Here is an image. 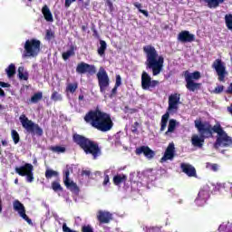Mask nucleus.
Returning a JSON list of instances; mask_svg holds the SVG:
<instances>
[{
    "instance_id": "obj_47",
    "label": "nucleus",
    "mask_w": 232,
    "mask_h": 232,
    "mask_svg": "<svg viewBox=\"0 0 232 232\" xmlns=\"http://www.w3.org/2000/svg\"><path fill=\"white\" fill-rule=\"evenodd\" d=\"M82 232H93V227L91 225H84L82 227Z\"/></svg>"
},
{
    "instance_id": "obj_24",
    "label": "nucleus",
    "mask_w": 232,
    "mask_h": 232,
    "mask_svg": "<svg viewBox=\"0 0 232 232\" xmlns=\"http://www.w3.org/2000/svg\"><path fill=\"white\" fill-rule=\"evenodd\" d=\"M42 14L47 23H53V14H52V11H50L48 5H45L43 6Z\"/></svg>"
},
{
    "instance_id": "obj_61",
    "label": "nucleus",
    "mask_w": 232,
    "mask_h": 232,
    "mask_svg": "<svg viewBox=\"0 0 232 232\" xmlns=\"http://www.w3.org/2000/svg\"><path fill=\"white\" fill-rule=\"evenodd\" d=\"M131 131H132V133H137V131H138L137 127H133V126H132Z\"/></svg>"
},
{
    "instance_id": "obj_48",
    "label": "nucleus",
    "mask_w": 232,
    "mask_h": 232,
    "mask_svg": "<svg viewBox=\"0 0 232 232\" xmlns=\"http://www.w3.org/2000/svg\"><path fill=\"white\" fill-rule=\"evenodd\" d=\"M121 84H122V78L121 77L120 74H117L116 75V82H115V85L116 88H119V86H121Z\"/></svg>"
},
{
    "instance_id": "obj_63",
    "label": "nucleus",
    "mask_w": 232,
    "mask_h": 232,
    "mask_svg": "<svg viewBox=\"0 0 232 232\" xmlns=\"http://www.w3.org/2000/svg\"><path fill=\"white\" fill-rule=\"evenodd\" d=\"M134 128H137L138 126H139V122L138 121H136V122H134V124L132 125Z\"/></svg>"
},
{
    "instance_id": "obj_34",
    "label": "nucleus",
    "mask_w": 232,
    "mask_h": 232,
    "mask_svg": "<svg viewBox=\"0 0 232 232\" xmlns=\"http://www.w3.org/2000/svg\"><path fill=\"white\" fill-rule=\"evenodd\" d=\"M225 24L227 30H230V32H232V14H231L225 15Z\"/></svg>"
},
{
    "instance_id": "obj_2",
    "label": "nucleus",
    "mask_w": 232,
    "mask_h": 232,
    "mask_svg": "<svg viewBox=\"0 0 232 232\" xmlns=\"http://www.w3.org/2000/svg\"><path fill=\"white\" fill-rule=\"evenodd\" d=\"M143 53L146 57V69L151 70L152 75H159L164 68V56L159 55V52L151 44L143 46Z\"/></svg>"
},
{
    "instance_id": "obj_39",
    "label": "nucleus",
    "mask_w": 232,
    "mask_h": 232,
    "mask_svg": "<svg viewBox=\"0 0 232 232\" xmlns=\"http://www.w3.org/2000/svg\"><path fill=\"white\" fill-rule=\"evenodd\" d=\"M53 177H59V172L53 169H46L45 179H52Z\"/></svg>"
},
{
    "instance_id": "obj_26",
    "label": "nucleus",
    "mask_w": 232,
    "mask_h": 232,
    "mask_svg": "<svg viewBox=\"0 0 232 232\" xmlns=\"http://www.w3.org/2000/svg\"><path fill=\"white\" fill-rule=\"evenodd\" d=\"M169 113L171 112L168 111L164 115H162L160 131H164V130H166L168 126V121H169Z\"/></svg>"
},
{
    "instance_id": "obj_9",
    "label": "nucleus",
    "mask_w": 232,
    "mask_h": 232,
    "mask_svg": "<svg viewBox=\"0 0 232 232\" xmlns=\"http://www.w3.org/2000/svg\"><path fill=\"white\" fill-rule=\"evenodd\" d=\"M179 104H180V93L175 92L169 96L168 111L169 113H177L179 111Z\"/></svg>"
},
{
    "instance_id": "obj_31",
    "label": "nucleus",
    "mask_w": 232,
    "mask_h": 232,
    "mask_svg": "<svg viewBox=\"0 0 232 232\" xmlns=\"http://www.w3.org/2000/svg\"><path fill=\"white\" fill-rule=\"evenodd\" d=\"M40 101H43V92H35L30 99V102L33 104H37Z\"/></svg>"
},
{
    "instance_id": "obj_6",
    "label": "nucleus",
    "mask_w": 232,
    "mask_h": 232,
    "mask_svg": "<svg viewBox=\"0 0 232 232\" xmlns=\"http://www.w3.org/2000/svg\"><path fill=\"white\" fill-rule=\"evenodd\" d=\"M216 133L218 137L214 143L215 150H218L220 146L221 148H229L232 146V138L227 135L221 125L219 129H216Z\"/></svg>"
},
{
    "instance_id": "obj_22",
    "label": "nucleus",
    "mask_w": 232,
    "mask_h": 232,
    "mask_svg": "<svg viewBox=\"0 0 232 232\" xmlns=\"http://www.w3.org/2000/svg\"><path fill=\"white\" fill-rule=\"evenodd\" d=\"M30 133L33 137L35 135L36 137H43V129L39 127V124H35L30 121Z\"/></svg>"
},
{
    "instance_id": "obj_18",
    "label": "nucleus",
    "mask_w": 232,
    "mask_h": 232,
    "mask_svg": "<svg viewBox=\"0 0 232 232\" xmlns=\"http://www.w3.org/2000/svg\"><path fill=\"white\" fill-rule=\"evenodd\" d=\"M178 41L179 43H193L195 41V34L189 33V31H181L178 34Z\"/></svg>"
},
{
    "instance_id": "obj_17",
    "label": "nucleus",
    "mask_w": 232,
    "mask_h": 232,
    "mask_svg": "<svg viewBox=\"0 0 232 232\" xmlns=\"http://www.w3.org/2000/svg\"><path fill=\"white\" fill-rule=\"evenodd\" d=\"M135 153L136 155H142L143 153L144 157L147 159H153V157H155V151L150 150V147L144 145L137 148Z\"/></svg>"
},
{
    "instance_id": "obj_29",
    "label": "nucleus",
    "mask_w": 232,
    "mask_h": 232,
    "mask_svg": "<svg viewBox=\"0 0 232 232\" xmlns=\"http://www.w3.org/2000/svg\"><path fill=\"white\" fill-rule=\"evenodd\" d=\"M177 128V120L171 119L169 121L168 130L165 132V136L168 137L169 133H173Z\"/></svg>"
},
{
    "instance_id": "obj_38",
    "label": "nucleus",
    "mask_w": 232,
    "mask_h": 232,
    "mask_svg": "<svg viewBox=\"0 0 232 232\" xmlns=\"http://www.w3.org/2000/svg\"><path fill=\"white\" fill-rule=\"evenodd\" d=\"M133 5L135 6V8H138L139 12L140 14H143V15H145V17H148V15H150V14L148 13L147 10L141 9L142 8V4H140L139 2H135L133 4Z\"/></svg>"
},
{
    "instance_id": "obj_20",
    "label": "nucleus",
    "mask_w": 232,
    "mask_h": 232,
    "mask_svg": "<svg viewBox=\"0 0 232 232\" xmlns=\"http://www.w3.org/2000/svg\"><path fill=\"white\" fill-rule=\"evenodd\" d=\"M14 171L20 175V177H26L27 182H30V163H26L21 167H16Z\"/></svg>"
},
{
    "instance_id": "obj_44",
    "label": "nucleus",
    "mask_w": 232,
    "mask_h": 232,
    "mask_svg": "<svg viewBox=\"0 0 232 232\" xmlns=\"http://www.w3.org/2000/svg\"><path fill=\"white\" fill-rule=\"evenodd\" d=\"M52 189H53L54 191H63V187L61 186V183H59V181H53Z\"/></svg>"
},
{
    "instance_id": "obj_8",
    "label": "nucleus",
    "mask_w": 232,
    "mask_h": 232,
    "mask_svg": "<svg viewBox=\"0 0 232 232\" xmlns=\"http://www.w3.org/2000/svg\"><path fill=\"white\" fill-rule=\"evenodd\" d=\"M212 68L217 72L219 82H226V74L227 72H226V65H224L222 60L216 59L212 63Z\"/></svg>"
},
{
    "instance_id": "obj_32",
    "label": "nucleus",
    "mask_w": 232,
    "mask_h": 232,
    "mask_svg": "<svg viewBox=\"0 0 232 232\" xmlns=\"http://www.w3.org/2000/svg\"><path fill=\"white\" fill-rule=\"evenodd\" d=\"M20 121L22 123L23 128H25L27 131H30V120L27 119L26 115L22 114L20 116Z\"/></svg>"
},
{
    "instance_id": "obj_56",
    "label": "nucleus",
    "mask_w": 232,
    "mask_h": 232,
    "mask_svg": "<svg viewBox=\"0 0 232 232\" xmlns=\"http://www.w3.org/2000/svg\"><path fill=\"white\" fill-rule=\"evenodd\" d=\"M0 86H1V88H10V83L5 82H0Z\"/></svg>"
},
{
    "instance_id": "obj_33",
    "label": "nucleus",
    "mask_w": 232,
    "mask_h": 232,
    "mask_svg": "<svg viewBox=\"0 0 232 232\" xmlns=\"http://www.w3.org/2000/svg\"><path fill=\"white\" fill-rule=\"evenodd\" d=\"M5 73L9 78L14 77L15 75V64H9V66L5 69Z\"/></svg>"
},
{
    "instance_id": "obj_28",
    "label": "nucleus",
    "mask_w": 232,
    "mask_h": 232,
    "mask_svg": "<svg viewBox=\"0 0 232 232\" xmlns=\"http://www.w3.org/2000/svg\"><path fill=\"white\" fill-rule=\"evenodd\" d=\"M75 50L76 48L73 45H71L70 50H68L67 52H63L62 53L63 61H68L70 57H73V55H75Z\"/></svg>"
},
{
    "instance_id": "obj_7",
    "label": "nucleus",
    "mask_w": 232,
    "mask_h": 232,
    "mask_svg": "<svg viewBox=\"0 0 232 232\" xmlns=\"http://www.w3.org/2000/svg\"><path fill=\"white\" fill-rule=\"evenodd\" d=\"M98 79V84L100 86V92L104 93L106 92V88L110 86V77L108 76V72L104 69V67H100L99 72L96 74Z\"/></svg>"
},
{
    "instance_id": "obj_13",
    "label": "nucleus",
    "mask_w": 232,
    "mask_h": 232,
    "mask_svg": "<svg viewBox=\"0 0 232 232\" xmlns=\"http://www.w3.org/2000/svg\"><path fill=\"white\" fill-rule=\"evenodd\" d=\"M13 209L18 213L19 217H21L24 220L26 221L27 224H30V218L26 215V209L24 208V205L16 199L13 202Z\"/></svg>"
},
{
    "instance_id": "obj_40",
    "label": "nucleus",
    "mask_w": 232,
    "mask_h": 232,
    "mask_svg": "<svg viewBox=\"0 0 232 232\" xmlns=\"http://www.w3.org/2000/svg\"><path fill=\"white\" fill-rule=\"evenodd\" d=\"M50 150L53 153H65L66 152V148L61 147V146H53L50 148Z\"/></svg>"
},
{
    "instance_id": "obj_55",
    "label": "nucleus",
    "mask_w": 232,
    "mask_h": 232,
    "mask_svg": "<svg viewBox=\"0 0 232 232\" xmlns=\"http://www.w3.org/2000/svg\"><path fill=\"white\" fill-rule=\"evenodd\" d=\"M90 175H92V171L90 170H82V177H90Z\"/></svg>"
},
{
    "instance_id": "obj_60",
    "label": "nucleus",
    "mask_w": 232,
    "mask_h": 232,
    "mask_svg": "<svg viewBox=\"0 0 232 232\" xmlns=\"http://www.w3.org/2000/svg\"><path fill=\"white\" fill-rule=\"evenodd\" d=\"M78 100L79 101H84V95L80 94L79 97H78Z\"/></svg>"
},
{
    "instance_id": "obj_41",
    "label": "nucleus",
    "mask_w": 232,
    "mask_h": 232,
    "mask_svg": "<svg viewBox=\"0 0 232 232\" xmlns=\"http://www.w3.org/2000/svg\"><path fill=\"white\" fill-rule=\"evenodd\" d=\"M24 48L25 52L23 54V58L26 59V57H30V40H26Z\"/></svg>"
},
{
    "instance_id": "obj_19",
    "label": "nucleus",
    "mask_w": 232,
    "mask_h": 232,
    "mask_svg": "<svg viewBox=\"0 0 232 232\" xmlns=\"http://www.w3.org/2000/svg\"><path fill=\"white\" fill-rule=\"evenodd\" d=\"M180 168L187 177H197V169L189 163H181Z\"/></svg>"
},
{
    "instance_id": "obj_52",
    "label": "nucleus",
    "mask_w": 232,
    "mask_h": 232,
    "mask_svg": "<svg viewBox=\"0 0 232 232\" xmlns=\"http://www.w3.org/2000/svg\"><path fill=\"white\" fill-rule=\"evenodd\" d=\"M108 184H110V176L105 175L103 179V186H108Z\"/></svg>"
},
{
    "instance_id": "obj_57",
    "label": "nucleus",
    "mask_w": 232,
    "mask_h": 232,
    "mask_svg": "<svg viewBox=\"0 0 232 232\" xmlns=\"http://www.w3.org/2000/svg\"><path fill=\"white\" fill-rule=\"evenodd\" d=\"M33 169H34V166L30 164V182L34 180V174L32 173Z\"/></svg>"
},
{
    "instance_id": "obj_4",
    "label": "nucleus",
    "mask_w": 232,
    "mask_h": 232,
    "mask_svg": "<svg viewBox=\"0 0 232 232\" xmlns=\"http://www.w3.org/2000/svg\"><path fill=\"white\" fill-rule=\"evenodd\" d=\"M195 128L198 130L199 135L203 139H211L213 133H217L216 130L220 129V123L211 125L209 122H202V121H194Z\"/></svg>"
},
{
    "instance_id": "obj_58",
    "label": "nucleus",
    "mask_w": 232,
    "mask_h": 232,
    "mask_svg": "<svg viewBox=\"0 0 232 232\" xmlns=\"http://www.w3.org/2000/svg\"><path fill=\"white\" fill-rule=\"evenodd\" d=\"M226 93H228V94L232 95V82L227 87V90L226 91Z\"/></svg>"
},
{
    "instance_id": "obj_23",
    "label": "nucleus",
    "mask_w": 232,
    "mask_h": 232,
    "mask_svg": "<svg viewBox=\"0 0 232 232\" xmlns=\"http://www.w3.org/2000/svg\"><path fill=\"white\" fill-rule=\"evenodd\" d=\"M205 138L201 135L194 134L191 138V144L194 145L196 148H202L204 146Z\"/></svg>"
},
{
    "instance_id": "obj_43",
    "label": "nucleus",
    "mask_w": 232,
    "mask_h": 232,
    "mask_svg": "<svg viewBox=\"0 0 232 232\" xmlns=\"http://www.w3.org/2000/svg\"><path fill=\"white\" fill-rule=\"evenodd\" d=\"M12 139L14 142V144H18L20 138H19V133L15 130H12L11 131Z\"/></svg>"
},
{
    "instance_id": "obj_21",
    "label": "nucleus",
    "mask_w": 232,
    "mask_h": 232,
    "mask_svg": "<svg viewBox=\"0 0 232 232\" xmlns=\"http://www.w3.org/2000/svg\"><path fill=\"white\" fill-rule=\"evenodd\" d=\"M208 198H209V191L201 189L198 194V198H196L195 202L198 206H204L206 202H208Z\"/></svg>"
},
{
    "instance_id": "obj_30",
    "label": "nucleus",
    "mask_w": 232,
    "mask_h": 232,
    "mask_svg": "<svg viewBox=\"0 0 232 232\" xmlns=\"http://www.w3.org/2000/svg\"><path fill=\"white\" fill-rule=\"evenodd\" d=\"M106 48H108L106 41L101 40L100 47L98 48V55H100V57H104V55L106 53Z\"/></svg>"
},
{
    "instance_id": "obj_3",
    "label": "nucleus",
    "mask_w": 232,
    "mask_h": 232,
    "mask_svg": "<svg viewBox=\"0 0 232 232\" xmlns=\"http://www.w3.org/2000/svg\"><path fill=\"white\" fill-rule=\"evenodd\" d=\"M72 140L85 155H92L94 160H97L101 155H102V150L97 141L92 140L90 138H86L81 134H73Z\"/></svg>"
},
{
    "instance_id": "obj_10",
    "label": "nucleus",
    "mask_w": 232,
    "mask_h": 232,
    "mask_svg": "<svg viewBox=\"0 0 232 232\" xmlns=\"http://www.w3.org/2000/svg\"><path fill=\"white\" fill-rule=\"evenodd\" d=\"M159 86V81L151 80V76L146 71L141 74V88L142 90H150V88H156Z\"/></svg>"
},
{
    "instance_id": "obj_5",
    "label": "nucleus",
    "mask_w": 232,
    "mask_h": 232,
    "mask_svg": "<svg viewBox=\"0 0 232 232\" xmlns=\"http://www.w3.org/2000/svg\"><path fill=\"white\" fill-rule=\"evenodd\" d=\"M184 77H185V82H186V88L188 90V92H198L200 88H202V83H198L195 81H198L202 75L200 74V72L196 71L194 72H189V71L184 72Z\"/></svg>"
},
{
    "instance_id": "obj_12",
    "label": "nucleus",
    "mask_w": 232,
    "mask_h": 232,
    "mask_svg": "<svg viewBox=\"0 0 232 232\" xmlns=\"http://www.w3.org/2000/svg\"><path fill=\"white\" fill-rule=\"evenodd\" d=\"M63 184L67 188V189L71 190L72 193H74V195H79L81 189L79 188L77 183L70 180V170H66L64 173Z\"/></svg>"
},
{
    "instance_id": "obj_54",
    "label": "nucleus",
    "mask_w": 232,
    "mask_h": 232,
    "mask_svg": "<svg viewBox=\"0 0 232 232\" xmlns=\"http://www.w3.org/2000/svg\"><path fill=\"white\" fill-rule=\"evenodd\" d=\"M119 87H117L116 85H114V87L112 88L111 90V97H115V95H117V89Z\"/></svg>"
},
{
    "instance_id": "obj_15",
    "label": "nucleus",
    "mask_w": 232,
    "mask_h": 232,
    "mask_svg": "<svg viewBox=\"0 0 232 232\" xmlns=\"http://www.w3.org/2000/svg\"><path fill=\"white\" fill-rule=\"evenodd\" d=\"M41 53V41L37 39L30 40V57H37Z\"/></svg>"
},
{
    "instance_id": "obj_36",
    "label": "nucleus",
    "mask_w": 232,
    "mask_h": 232,
    "mask_svg": "<svg viewBox=\"0 0 232 232\" xmlns=\"http://www.w3.org/2000/svg\"><path fill=\"white\" fill-rule=\"evenodd\" d=\"M24 67L20 66L18 68V77L20 81H28V75L24 74Z\"/></svg>"
},
{
    "instance_id": "obj_45",
    "label": "nucleus",
    "mask_w": 232,
    "mask_h": 232,
    "mask_svg": "<svg viewBox=\"0 0 232 232\" xmlns=\"http://www.w3.org/2000/svg\"><path fill=\"white\" fill-rule=\"evenodd\" d=\"M207 168H209L211 171H218V164L217 163H208Z\"/></svg>"
},
{
    "instance_id": "obj_16",
    "label": "nucleus",
    "mask_w": 232,
    "mask_h": 232,
    "mask_svg": "<svg viewBox=\"0 0 232 232\" xmlns=\"http://www.w3.org/2000/svg\"><path fill=\"white\" fill-rule=\"evenodd\" d=\"M112 218L111 213L108 211L99 210L97 213V220L100 224H110Z\"/></svg>"
},
{
    "instance_id": "obj_51",
    "label": "nucleus",
    "mask_w": 232,
    "mask_h": 232,
    "mask_svg": "<svg viewBox=\"0 0 232 232\" xmlns=\"http://www.w3.org/2000/svg\"><path fill=\"white\" fill-rule=\"evenodd\" d=\"M77 0H65L64 6L65 8H70L72 6V3H75ZM78 1H83V0H78Z\"/></svg>"
},
{
    "instance_id": "obj_59",
    "label": "nucleus",
    "mask_w": 232,
    "mask_h": 232,
    "mask_svg": "<svg viewBox=\"0 0 232 232\" xmlns=\"http://www.w3.org/2000/svg\"><path fill=\"white\" fill-rule=\"evenodd\" d=\"M6 94L5 93V91L0 88V97H5Z\"/></svg>"
},
{
    "instance_id": "obj_11",
    "label": "nucleus",
    "mask_w": 232,
    "mask_h": 232,
    "mask_svg": "<svg viewBox=\"0 0 232 232\" xmlns=\"http://www.w3.org/2000/svg\"><path fill=\"white\" fill-rule=\"evenodd\" d=\"M76 72L81 75H83L84 73H89V75H95V73H97V69L95 68V65L81 62L76 66Z\"/></svg>"
},
{
    "instance_id": "obj_62",
    "label": "nucleus",
    "mask_w": 232,
    "mask_h": 232,
    "mask_svg": "<svg viewBox=\"0 0 232 232\" xmlns=\"http://www.w3.org/2000/svg\"><path fill=\"white\" fill-rule=\"evenodd\" d=\"M2 146H8V142H6V140H2Z\"/></svg>"
},
{
    "instance_id": "obj_53",
    "label": "nucleus",
    "mask_w": 232,
    "mask_h": 232,
    "mask_svg": "<svg viewBox=\"0 0 232 232\" xmlns=\"http://www.w3.org/2000/svg\"><path fill=\"white\" fill-rule=\"evenodd\" d=\"M92 35H93L96 39H99V32H97V29H95V27H92Z\"/></svg>"
},
{
    "instance_id": "obj_14",
    "label": "nucleus",
    "mask_w": 232,
    "mask_h": 232,
    "mask_svg": "<svg viewBox=\"0 0 232 232\" xmlns=\"http://www.w3.org/2000/svg\"><path fill=\"white\" fill-rule=\"evenodd\" d=\"M175 159V143L171 142L165 150L163 157L160 159V162H166L168 160H173Z\"/></svg>"
},
{
    "instance_id": "obj_25",
    "label": "nucleus",
    "mask_w": 232,
    "mask_h": 232,
    "mask_svg": "<svg viewBox=\"0 0 232 232\" xmlns=\"http://www.w3.org/2000/svg\"><path fill=\"white\" fill-rule=\"evenodd\" d=\"M128 180V177L124 174H118L113 177V184L114 186H121L123 182H126Z\"/></svg>"
},
{
    "instance_id": "obj_35",
    "label": "nucleus",
    "mask_w": 232,
    "mask_h": 232,
    "mask_svg": "<svg viewBox=\"0 0 232 232\" xmlns=\"http://www.w3.org/2000/svg\"><path fill=\"white\" fill-rule=\"evenodd\" d=\"M51 100L54 102H59L63 101V95H61V93H59L58 92L54 91L51 95Z\"/></svg>"
},
{
    "instance_id": "obj_42",
    "label": "nucleus",
    "mask_w": 232,
    "mask_h": 232,
    "mask_svg": "<svg viewBox=\"0 0 232 232\" xmlns=\"http://www.w3.org/2000/svg\"><path fill=\"white\" fill-rule=\"evenodd\" d=\"M45 39L46 41H53L55 39V33L52 30H46Z\"/></svg>"
},
{
    "instance_id": "obj_37",
    "label": "nucleus",
    "mask_w": 232,
    "mask_h": 232,
    "mask_svg": "<svg viewBox=\"0 0 232 232\" xmlns=\"http://www.w3.org/2000/svg\"><path fill=\"white\" fill-rule=\"evenodd\" d=\"M77 88H79V84L77 82L69 83L66 87V91L70 92V93H75V92H77Z\"/></svg>"
},
{
    "instance_id": "obj_46",
    "label": "nucleus",
    "mask_w": 232,
    "mask_h": 232,
    "mask_svg": "<svg viewBox=\"0 0 232 232\" xmlns=\"http://www.w3.org/2000/svg\"><path fill=\"white\" fill-rule=\"evenodd\" d=\"M222 92H224V85H218L214 89L213 93H216V95H218V94L222 93Z\"/></svg>"
},
{
    "instance_id": "obj_50",
    "label": "nucleus",
    "mask_w": 232,
    "mask_h": 232,
    "mask_svg": "<svg viewBox=\"0 0 232 232\" xmlns=\"http://www.w3.org/2000/svg\"><path fill=\"white\" fill-rule=\"evenodd\" d=\"M106 5L108 6L111 13L115 10V8L113 7V3L111 2V0H107L106 1Z\"/></svg>"
},
{
    "instance_id": "obj_1",
    "label": "nucleus",
    "mask_w": 232,
    "mask_h": 232,
    "mask_svg": "<svg viewBox=\"0 0 232 232\" xmlns=\"http://www.w3.org/2000/svg\"><path fill=\"white\" fill-rule=\"evenodd\" d=\"M83 121L102 133L111 131L113 129L111 116L99 108L89 111L83 117Z\"/></svg>"
},
{
    "instance_id": "obj_27",
    "label": "nucleus",
    "mask_w": 232,
    "mask_h": 232,
    "mask_svg": "<svg viewBox=\"0 0 232 232\" xmlns=\"http://www.w3.org/2000/svg\"><path fill=\"white\" fill-rule=\"evenodd\" d=\"M204 2L207 3L208 8H218L226 0H204Z\"/></svg>"
},
{
    "instance_id": "obj_49",
    "label": "nucleus",
    "mask_w": 232,
    "mask_h": 232,
    "mask_svg": "<svg viewBox=\"0 0 232 232\" xmlns=\"http://www.w3.org/2000/svg\"><path fill=\"white\" fill-rule=\"evenodd\" d=\"M63 232H77V230H72V228H70V227H68V225H66V223L63 224Z\"/></svg>"
},
{
    "instance_id": "obj_64",
    "label": "nucleus",
    "mask_w": 232,
    "mask_h": 232,
    "mask_svg": "<svg viewBox=\"0 0 232 232\" xmlns=\"http://www.w3.org/2000/svg\"><path fill=\"white\" fill-rule=\"evenodd\" d=\"M82 32H86V27H85V25H82Z\"/></svg>"
}]
</instances>
